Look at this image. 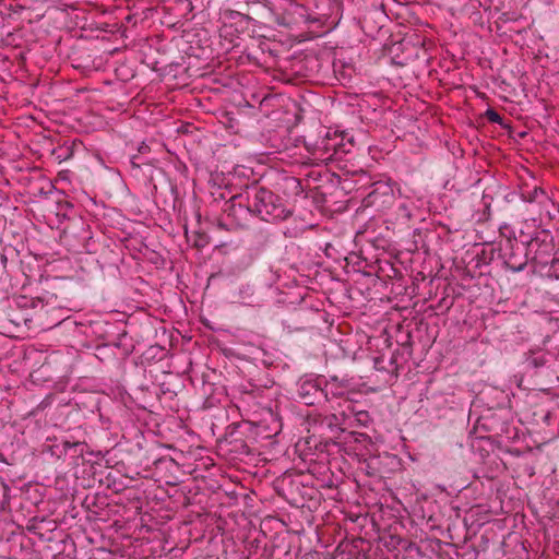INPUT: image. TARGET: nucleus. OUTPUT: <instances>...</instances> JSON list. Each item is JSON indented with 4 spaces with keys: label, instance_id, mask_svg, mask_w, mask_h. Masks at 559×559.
<instances>
[{
    "label": "nucleus",
    "instance_id": "nucleus-1",
    "mask_svg": "<svg viewBox=\"0 0 559 559\" xmlns=\"http://www.w3.org/2000/svg\"><path fill=\"white\" fill-rule=\"evenodd\" d=\"M247 204L252 214L265 222L283 221L290 215L273 192L264 189L252 187L246 191Z\"/></svg>",
    "mask_w": 559,
    "mask_h": 559
},
{
    "label": "nucleus",
    "instance_id": "nucleus-2",
    "mask_svg": "<svg viewBox=\"0 0 559 559\" xmlns=\"http://www.w3.org/2000/svg\"><path fill=\"white\" fill-rule=\"evenodd\" d=\"M225 213L231 223L239 228H245L249 225L250 218L253 216L249 204H247V194H236L226 203Z\"/></svg>",
    "mask_w": 559,
    "mask_h": 559
},
{
    "label": "nucleus",
    "instance_id": "nucleus-3",
    "mask_svg": "<svg viewBox=\"0 0 559 559\" xmlns=\"http://www.w3.org/2000/svg\"><path fill=\"white\" fill-rule=\"evenodd\" d=\"M322 394H324L325 397H328L329 394L333 396H341L343 394L336 378H332V380L325 384V389H320L319 385L312 381L302 382L299 389V395L307 405L314 404V399Z\"/></svg>",
    "mask_w": 559,
    "mask_h": 559
},
{
    "label": "nucleus",
    "instance_id": "nucleus-4",
    "mask_svg": "<svg viewBox=\"0 0 559 559\" xmlns=\"http://www.w3.org/2000/svg\"><path fill=\"white\" fill-rule=\"evenodd\" d=\"M527 264V259L524 257L521 261L518 262V260L513 259V255L508 258L506 260V265L512 271V272H521L525 269Z\"/></svg>",
    "mask_w": 559,
    "mask_h": 559
},
{
    "label": "nucleus",
    "instance_id": "nucleus-5",
    "mask_svg": "<svg viewBox=\"0 0 559 559\" xmlns=\"http://www.w3.org/2000/svg\"><path fill=\"white\" fill-rule=\"evenodd\" d=\"M486 116L490 122L502 123V117L493 109H488Z\"/></svg>",
    "mask_w": 559,
    "mask_h": 559
},
{
    "label": "nucleus",
    "instance_id": "nucleus-6",
    "mask_svg": "<svg viewBox=\"0 0 559 559\" xmlns=\"http://www.w3.org/2000/svg\"><path fill=\"white\" fill-rule=\"evenodd\" d=\"M350 412L354 413L357 416V419L359 421L367 420V418H368V413L365 412V411L354 412V409H350Z\"/></svg>",
    "mask_w": 559,
    "mask_h": 559
},
{
    "label": "nucleus",
    "instance_id": "nucleus-7",
    "mask_svg": "<svg viewBox=\"0 0 559 559\" xmlns=\"http://www.w3.org/2000/svg\"><path fill=\"white\" fill-rule=\"evenodd\" d=\"M539 194L545 195V192L542 189H535L533 197L530 199V201L536 200Z\"/></svg>",
    "mask_w": 559,
    "mask_h": 559
},
{
    "label": "nucleus",
    "instance_id": "nucleus-8",
    "mask_svg": "<svg viewBox=\"0 0 559 559\" xmlns=\"http://www.w3.org/2000/svg\"><path fill=\"white\" fill-rule=\"evenodd\" d=\"M323 147H324V150H326L328 152L330 151L329 142H328V141L323 142Z\"/></svg>",
    "mask_w": 559,
    "mask_h": 559
}]
</instances>
